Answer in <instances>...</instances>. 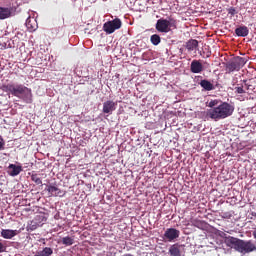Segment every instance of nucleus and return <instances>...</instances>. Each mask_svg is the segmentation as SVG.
I'll return each mask as SVG.
<instances>
[{
	"instance_id": "obj_10",
	"label": "nucleus",
	"mask_w": 256,
	"mask_h": 256,
	"mask_svg": "<svg viewBox=\"0 0 256 256\" xmlns=\"http://www.w3.org/2000/svg\"><path fill=\"white\" fill-rule=\"evenodd\" d=\"M204 70L202 63L199 60H193L190 65V71L193 74H201Z\"/></svg>"
},
{
	"instance_id": "obj_22",
	"label": "nucleus",
	"mask_w": 256,
	"mask_h": 256,
	"mask_svg": "<svg viewBox=\"0 0 256 256\" xmlns=\"http://www.w3.org/2000/svg\"><path fill=\"white\" fill-rule=\"evenodd\" d=\"M161 42V38L158 34H154L150 36V43H152L154 46L159 45Z\"/></svg>"
},
{
	"instance_id": "obj_17",
	"label": "nucleus",
	"mask_w": 256,
	"mask_h": 256,
	"mask_svg": "<svg viewBox=\"0 0 256 256\" xmlns=\"http://www.w3.org/2000/svg\"><path fill=\"white\" fill-rule=\"evenodd\" d=\"M54 250L50 247H44L43 250L36 251V254L34 256H51L53 255Z\"/></svg>"
},
{
	"instance_id": "obj_23",
	"label": "nucleus",
	"mask_w": 256,
	"mask_h": 256,
	"mask_svg": "<svg viewBox=\"0 0 256 256\" xmlns=\"http://www.w3.org/2000/svg\"><path fill=\"white\" fill-rule=\"evenodd\" d=\"M62 243L66 246H71L73 245L74 243V239L70 236H67V237H63L62 238Z\"/></svg>"
},
{
	"instance_id": "obj_14",
	"label": "nucleus",
	"mask_w": 256,
	"mask_h": 256,
	"mask_svg": "<svg viewBox=\"0 0 256 256\" xmlns=\"http://www.w3.org/2000/svg\"><path fill=\"white\" fill-rule=\"evenodd\" d=\"M185 48L189 52H193L197 48H199V41L195 39H190L189 41L186 42Z\"/></svg>"
},
{
	"instance_id": "obj_29",
	"label": "nucleus",
	"mask_w": 256,
	"mask_h": 256,
	"mask_svg": "<svg viewBox=\"0 0 256 256\" xmlns=\"http://www.w3.org/2000/svg\"><path fill=\"white\" fill-rule=\"evenodd\" d=\"M5 150V141L0 137V151Z\"/></svg>"
},
{
	"instance_id": "obj_34",
	"label": "nucleus",
	"mask_w": 256,
	"mask_h": 256,
	"mask_svg": "<svg viewBox=\"0 0 256 256\" xmlns=\"http://www.w3.org/2000/svg\"><path fill=\"white\" fill-rule=\"evenodd\" d=\"M124 256H133L132 254H126V255H124Z\"/></svg>"
},
{
	"instance_id": "obj_13",
	"label": "nucleus",
	"mask_w": 256,
	"mask_h": 256,
	"mask_svg": "<svg viewBox=\"0 0 256 256\" xmlns=\"http://www.w3.org/2000/svg\"><path fill=\"white\" fill-rule=\"evenodd\" d=\"M183 250H184V246L174 244L169 248V254H171L172 256H181Z\"/></svg>"
},
{
	"instance_id": "obj_28",
	"label": "nucleus",
	"mask_w": 256,
	"mask_h": 256,
	"mask_svg": "<svg viewBox=\"0 0 256 256\" xmlns=\"http://www.w3.org/2000/svg\"><path fill=\"white\" fill-rule=\"evenodd\" d=\"M245 83V88L247 91H254V86H252L251 84L246 83V80H244Z\"/></svg>"
},
{
	"instance_id": "obj_35",
	"label": "nucleus",
	"mask_w": 256,
	"mask_h": 256,
	"mask_svg": "<svg viewBox=\"0 0 256 256\" xmlns=\"http://www.w3.org/2000/svg\"><path fill=\"white\" fill-rule=\"evenodd\" d=\"M34 229H36V227H32V228H31V230H34Z\"/></svg>"
},
{
	"instance_id": "obj_12",
	"label": "nucleus",
	"mask_w": 256,
	"mask_h": 256,
	"mask_svg": "<svg viewBox=\"0 0 256 256\" xmlns=\"http://www.w3.org/2000/svg\"><path fill=\"white\" fill-rule=\"evenodd\" d=\"M18 234H19V230H9V229L1 230V237L3 239H13Z\"/></svg>"
},
{
	"instance_id": "obj_11",
	"label": "nucleus",
	"mask_w": 256,
	"mask_h": 256,
	"mask_svg": "<svg viewBox=\"0 0 256 256\" xmlns=\"http://www.w3.org/2000/svg\"><path fill=\"white\" fill-rule=\"evenodd\" d=\"M240 241L241 240L238 238H235L233 236H228V238L224 239V244H226V246L229 248L236 249Z\"/></svg>"
},
{
	"instance_id": "obj_1",
	"label": "nucleus",
	"mask_w": 256,
	"mask_h": 256,
	"mask_svg": "<svg viewBox=\"0 0 256 256\" xmlns=\"http://www.w3.org/2000/svg\"><path fill=\"white\" fill-rule=\"evenodd\" d=\"M208 107L211 108L206 112L211 120L221 121L228 117H231L234 112V105L228 102H222L218 99L211 100L208 103Z\"/></svg>"
},
{
	"instance_id": "obj_33",
	"label": "nucleus",
	"mask_w": 256,
	"mask_h": 256,
	"mask_svg": "<svg viewBox=\"0 0 256 256\" xmlns=\"http://www.w3.org/2000/svg\"><path fill=\"white\" fill-rule=\"evenodd\" d=\"M253 238L256 239V229L253 231Z\"/></svg>"
},
{
	"instance_id": "obj_21",
	"label": "nucleus",
	"mask_w": 256,
	"mask_h": 256,
	"mask_svg": "<svg viewBox=\"0 0 256 256\" xmlns=\"http://www.w3.org/2000/svg\"><path fill=\"white\" fill-rule=\"evenodd\" d=\"M233 61L236 63V65L243 68L244 65L248 62V59H246L245 57L238 56Z\"/></svg>"
},
{
	"instance_id": "obj_2",
	"label": "nucleus",
	"mask_w": 256,
	"mask_h": 256,
	"mask_svg": "<svg viewBox=\"0 0 256 256\" xmlns=\"http://www.w3.org/2000/svg\"><path fill=\"white\" fill-rule=\"evenodd\" d=\"M1 90L12 94V96L18 97L22 101H24L26 104H32L33 99H32V91L30 88L25 87L23 84H13V83H8L4 84L1 87Z\"/></svg>"
},
{
	"instance_id": "obj_15",
	"label": "nucleus",
	"mask_w": 256,
	"mask_h": 256,
	"mask_svg": "<svg viewBox=\"0 0 256 256\" xmlns=\"http://www.w3.org/2000/svg\"><path fill=\"white\" fill-rule=\"evenodd\" d=\"M235 35L238 37H246L249 35V28L247 26H239L235 29Z\"/></svg>"
},
{
	"instance_id": "obj_3",
	"label": "nucleus",
	"mask_w": 256,
	"mask_h": 256,
	"mask_svg": "<svg viewBox=\"0 0 256 256\" xmlns=\"http://www.w3.org/2000/svg\"><path fill=\"white\" fill-rule=\"evenodd\" d=\"M172 28L177 29V21L171 17L168 19L160 18L156 21L155 29L159 33L168 34L171 32Z\"/></svg>"
},
{
	"instance_id": "obj_8",
	"label": "nucleus",
	"mask_w": 256,
	"mask_h": 256,
	"mask_svg": "<svg viewBox=\"0 0 256 256\" xmlns=\"http://www.w3.org/2000/svg\"><path fill=\"white\" fill-rule=\"evenodd\" d=\"M179 234H180L179 230H177L175 228H169V229L166 230V232L163 236L169 242H172L173 240L178 239Z\"/></svg>"
},
{
	"instance_id": "obj_6",
	"label": "nucleus",
	"mask_w": 256,
	"mask_h": 256,
	"mask_svg": "<svg viewBox=\"0 0 256 256\" xmlns=\"http://www.w3.org/2000/svg\"><path fill=\"white\" fill-rule=\"evenodd\" d=\"M117 109V102L112 100H107L102 104V113L107 115H112L114 111Z\"/></svg>"
},
{
	"instance_id": "obj_24",
	"label": "nucleus",
	"mask_w": 256,
	"mask_h": 256,
	"mask_svg": "<svg viewBox=\"0 0 256 256\" xmlns=\"http://www.w3.org/2000/svg\"><path fill=\"white\" fill-rule=\"evenodd\" d=\"M31 180L36 183L37 185H42V179L39 177V174H32Z\"/></svg>"
},
{
	"instance_id": "obj_9",
	"label": "nucleus",
	"mask_w": 256,
	"mask_h": 256,
	"mask_svg": "<svg viewBox=\"0 0 256 256\" xmlns=\"http://www.w3.org/2000/svg\"><path fill=\"white\" fill-rule=\"evenodd\" d=\"M21 172H23V167L21 165L9 164L8 174L10 177H17Z\"/></svg>"
},
{
	"instance_id": "obj_32",
	"label": "nucleus",
	"mask_w": 256,
	"mask_h": 256,
	"mask_svg": "<svg viewBox=\"0 0 256 256\" xmlns=\"http://www.w3.org/2000/svg\"><path fill=\"white\" fill-rule=\"evenodd\" d=\"M250 216L251 220H256V212H251Z\"/></svg>"
},
{
	"instance_id": "obj_27",
	"label": "nucleus",
	"mask_w": 256,
	"mask_h": 256,
	"mask_svg": "<svg viewBox=\"0 0 256 256\" xmlns=\"http://www.w3.org/2000/svg\"><path fill=\"white\" fill-rule=\"evenodd\" d=\"M235 93L236 94H245V90L243 86L235 87Z\"/></svg>"
},
{
	"instance_id": "obj_36",
	"label": "nucleus",
	"mask_w": 256,
	"mask_h": 256,
	"mask_svg": "<svg viewBox=\"0 0 256 256\" xmlns=\"http://www.w3.org/2000/svg\"><path fill=\"white\" fill-rule=\"evenodd\" d=\"M34 229H36V227H32V228H31V230H34Z\"/></svg>"
},
{
	"instance_id": "obj_4",
	"label": "nucleus",
	"mask_w": 256,
	"mask_h": 256,
	"mask_svg": "<svg viewBox=\"0 0 256 256\" xmlns=\"http://www.w3.org/2000/svg\"><path fill=\"white\" fill-rule=\"evenodd\" d=\"M235 251L241 254H250L256 251V245L252 240H240L237 244Z\"/></svg>"
},
{
	"instance_id": "obj_18",
	"label": "nucleus",
	"mask_w": 256,
	"mask_h": 256,
	"mask_svg": "<svg viewBox=\"0 0 256 256\" xmlns=\"http://www.w3.org/2000/svg\"><path fill=\"white\" fill-rule=\"evenodd\" d=\"M26 27L30 32H33L37 29V22L35 19L28 17L26 20Z\"/></svg>"
},
{
	"instance_id": "obj_26",
	"label": "nucleus",
	"mask_w": 256,
	"mask_h": 256,
	"mask_svg": "<svg viewBox=\"0 0 256 256\" xmlns=\"http://www.w3.org/2000/svg\"><path fill=\"white\" fill-rule=\"evenodd\" d=\"M228 15H230V16H234V15H237V10H236V8H234V7H230L229 9H228Z\"/></svg>"
},
{
	"instance_id": "obj_20",
	"label": "nucleus",
	"mask_w": 256,
	"mask_h": 256,
	"mask_svg": "<svg viewBox=\"0 0 256 256\" xmlns=\"http://www.w3.org/2000/svg\"><path fill=\"white\" fill-rule=\"evenodd\" d=\"M226 69L229 73L233 71H240L242 69L236 62L232 61L227 63Z\"/></svg>"
},
{
	"instance_id": "obj_5",
	"label": "nucleus",
	"mask_w": 256,
	"mask_h": 256,
	"mask_svg": "<svg viewBox=\"0 0 256 256\" xmlns=\"http://www.w3.org/2000/svg\"><path fill=\"white\" fill-rule=\"evenodd\" d=\"M121 27H122L121 19L116 18L112 21L105 22V24L102 26V30H104V32L107 35H111V34H114L116 30L121 29Z\"/></svg>"
},
{
	"instance_id": "obj_16",
	"label": "nucleus",
	"mask_w": 256,
	"mask_h": 256,
	"mask_svg": "<svg viewBox=\"0 0 256 256\" xmlns=\"http://www.w3.org/2000/svg\"><path fill=\"white\" fill-rule=\"evenodd\" d=\"M11 15H12L11 9L0 6V20L8 19L11 17Z\"/></svg>"
},
{
	"instance_id": "obj_7",
	"label": "nucleus",
	"mask_w": 256,
	"mask_h": 256,
	"mask_svg": "<svg viewBox=\"0 0 256 256\" xmlns=\"http://www.w3.org/2000/svg\"><path fill=\"white\" fill-rule=\"evenodd\" d=\"M46 191L49 192L50 196L54 197H64L66 195L65 191H62L53 185H48Z\"/></svg>"
},
{
	"instance_id": "obj_19",
	"label": "nucleus",
	"mask_w": 256,
	"mask_h": 256,
	"mask_svg": "<svg viewBox=\"0 0 256 256\" xmlns=\"http://www.w3.org/2000/svg\"><path fill=\"white\" fill-rule=\"evenodd\" d=\"M199 85L206 91H213L215 89L214 85L206 79L200 81Z\"/></svg>"
},
{
	"instance_id": "obj_31",
	"label": "nucleus",
	"mask_w": 256,
	"mask_h": 256,
	"mask_svg": "<svg viewBox=\"0 0 256 256\" xmlns=\"http://www.w3.org/2000/svg\"><path fill=\"white\" fill-rule=\"evenodd\" d=\"M6 250V246L0 242V253H4Z\"/></svg>"
},
{
	"instance_id": "obj_25",
	"label": "nucleus",
	"mask_w": 256,
	"mask_h": 256,
	"mask_svg": "<svg viewBox=\"0 0 256 256\" xmlns=\"http://www.w3.org/2000/svg\"><path fill=\"white\" fill-rule=\"evenodd\" d=\"M192 226L201 229L203 227V222L201 220H192Z\"/></svg>"
},
{
	"instance_id": "obj_30",
	"label": "nucleus",
	"mask_w": 256,
	"mask_h": 256,
	"mask_svg": "<svg viewBox=\"0 0 256 256\" xmlns=\"http://www.w3.org/2000/svg\"><path fill=\"white\" fill-rule=\"evenodd\" d=\"M218 236H220L224 240H226V238H228V236L226 235L225 232H220V234H218Z\"/></svg>"
}]
</instances>
